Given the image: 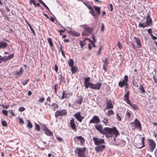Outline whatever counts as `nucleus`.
Listing matches in <instances>:
<instances>
[{"label":"nucleus","instance_id":"1","mask_svg":"<svg viewBox=\"0 0 157 157\" xmlns=\"http://www.w3.org/2000/svg\"><path fill=\"white\" fill-rule=\"evenodd\" d=\"M102 134L105 135L107 138H112L113 137L114 140L116 138L120 135L119 132L117 128L113 127L112 128L105 127L103 129V132Z\"/></svg>","mask_w":157,"mask_h":157},{"label":"nucleus","instance_id":"2","mask_svg":"<svg viewBox=\"0 0 157 157\" xmlns=\"http://www.w3.org/2000/svg\"><path fill=\"white\" fill-rule=\"evenodd\" d=\"M89 12L94 18L97 19L101 14V7L95 6H93Z\"/></svg>","mask_w":157,"mask_h":157},{"label":"nucleus","instance_id":"3","mask_svg":"<svg viewBox=\"0 0 157 157\" xmlns=\"http://www.w3.org/2000/svg\"><path fill=\"white\" fill-rule=\"evenodd\" d=\"M86 150L85 147H78L76 148L75 153L76 155H77L78 157H86L85 153Z\"/></svg>","mask_w":157,"mask_h":157},{"label":"nucleus","instance_id":"4","mask_svg":"<svg viewBox=\"0 0 157 157\" xmlns=\"http://www.w3.org/2000/svg\"><path fill=\"white\" fill-rule=\"evenodd\" d=\"M82 26L83 28V32L82 33V36H88L91 34L93 31L92 28L89 27L86 24L82 25Z\"/></svg>","mask_w":157,"mask_h":157},{"label":"nucleus","instance_id":"5","mask_svg":"<svg viewBox=\"0 0 157 157\" xmlns=\"http://www.w3.org/2000/svg\"><path fill=\"white\" fill-rule=\"evenodd\" d=\"M146 21L144 25L142 23H140L138 25V26L140 28H145L146 27L148 26L151 25L152 21L150 17V15L148 14L146 17Z\"/></svg>","mask_w":157,"mask_h":157},{"label":"nucleus","instance_id":"6","mask_svg":"<svg viewBox=\"0 0 157 157\" xmlns=\"http://www.w3.org/2000/svg\"><path fill=\"white\" fill-rule=\"evenodd\" d=\"M128 76L125 75L124 77V78L122 81H120L118 82V86L122 88L124 86L127 88L128 85Z\"/></svg>","mask_w":157,"mask_h":157},{"label":"nucleus","instance_id":"7","mask_svg":"<svg viewBox=\"0 0 157 157\" xmlns=\"http://www.w3.org/2000/svg\"><path fill=\"white\" fill-rule=\"evenodd\" d=\"M147 141L149 148L151 152H153L155 148L156 143L152 139H148Z\"/></svg>","mask_w":157,"mask_h":157},{"label":"nucleus","instance_id":"8","mask_svg":"<svg viewBox=\"0 0 157 157\" xmlns=\"http://www.w3.org/2000/svg\"><path fill=\"white\" fill-rule=\"evenodd\" d=\"M67 111L65 109L58 110L55 112V116L56 118H57L60 116H65L67 114Z\"/></svg>","mask_w":157,"mask_h":157},{"label":"nucleus","instance_id":"9","mask_svg":"<svg viewBox=\"0 0 157 157\" xmlns=\"http://www.w3.org/2000/svg\"><path fill=\"white\" fill-rule=\"evenodd\" d=\"M93 139L94 144L98 146L105 143V140L103 139L98 138L97 137H94Z\"/></svg>","mask_w":157,"mask_h":157},{"label":"nucleus","instance_id":"10","mask_svg":"<svg viewBox=\"0 0 157 157\" xmlns=\"http://www.w3.org/2000/svg\"><path fill=\"white\" fill-rule=\"evenodd\" d=\"M90 85L89 87L91 89L95 90H99L101 86L102 83L101 82H98L96 84H94L92 83H90Z\"/></svg>","mask_w":157,"mask_h":157},{"label":"nucleus","instance_id":"11","mask_svg":"<svg viewBox=\"0 0 157 157\" xmlns=\"http://www.w3.org/2000/svg\"><path fill=\"white\" fill-rule=\"evenodd\" d=\"M72 95V93L69 92V90L64 91L63 90L62 93V96L61 99H63L64 98H67Z\"/></svg>","mask_w":157,"mask_h":157},{"label":"nucleus","instance_id":"12","mask_svg":"<svg viewBox=\"0 0 157 157\" xmlns=\"http://www.w3.org/2000/svg\"><path fill=\"white\" fill-rule=\"evenodd\" d=\"M135 125L136 128L140 131L141 130V125L139 120L137 119H136L132 123Z\"/></svg>","mask_w":157,"mask_h":157},{"label":"nucleus","instance_id":"13","mask_svg":"<svg viewBox=\"0 0 157 157\" xmlns=\"http://www.w3.org/2000/svg\"><path fill=\"white\" fill-rule=\"evenodd\" d=\"M100 122V119L97 116H94L92 119L89 122V124L93 123L98 124Z\"/></svg>","mask_w":157,"mask_h":157},{"label":"nucleus","instance_id":"14","mask_svg":"<svg viewBox=\"0 0 157 157\" xmlns=\"http://www.w3.org/2000/svg\"><path fill=\"white\" fill-rule=\"evenodd\" d=\"M74 116L76 120L80 122H81L82 121V120L84 119V117L81 115V113L80 112L75 113L74 115Z\"/></svg>","mask_w":157,"mask_h":157},{"label":"nucleus","instance_id":"15","mask_svg":"<svg viewBox=\"0 0 157 157\" xmlns=\"http://www.w3.org/2000/svg\"><path fill=\"white\" fill-rule=\"evenodd\" d=\"M105 147H106L104 145H99L95 147L94 148V150L96 152L98 153L102 151L105 149Z\"/></svg>","mask_w":157,"mask_h":157},{"label":"nucleus","instance_id":"16","mask_svg":"<svg viewBox=\"0 0 157 157\" xmlns=\"http://www.w3.org/2000/svg\"><path fill=\"white\" fill-rule=\"evenodd\" d=\"M112 101L111 100H107V101L106 103V107L105 108L106 109H112L113 108V105L112 104Z\"/></svg>","mask_w":157,"mask_h":157},{"label":"nucleus","instance_id":"17","mask_svg":"<svg viewBox=\"0 0 157 157\" xmlns=\"http://www.w3.org/2000/svg\"><path fill=\"white\" fill-rule=\"evenodd\" d=\"M70 127L75 132H76L77 129L76 128V125L75 123V120L73 118H72L70 121Z\"/></svg>","mask_w":157,"mask_h":157},{"label":"nucleus","instance_id":"18","mask_svg":"<svg viewBox=\"0 0 157 157\" xmlns=\"http://www.w3.org/2000/svg\"><path fill=\"white\" fill-rule=\"evenodd\" d=\"M84 86L86 88H88L89 87V86L90 85V83H91L88 82H89L90 80V77L85 78H84Z\"/></svg>","mask_w":157,"mask_h":157},{"label":"nucleus","instance_id":"19","mask_svg":"<svg viewBox=\"0 0 157 157\" xmlns=\"http://www.w3.org/2000/svg\"><path fill=\"white\" fill-rule=\"evenodd\" d=\"M75 139L80 140V144L81 145H83L85 143V140L84 138L82 136H76L74 138V141H76Z\"/></svg>","mask_w":157,"mask_h":157},{"label":"nucleus","instance_id":"20","mask_svg":"<svg viewBox=\"0 0 157 157\" xmlns=\"http://www.w3.org/2000/svg\"><path fill=\"white\" fill-rule=\"evenodd\" d=\"M130 92L129 91H127L126 94L124 96V100L127 102V104L130 103V101L129 100V96L130 95Z\"/></svg>","mask_w":157,"mask_h":157},{"label":"nucleus","instance_id":"21","mask_svg":"<svg viewBox=\"0 0 157 157\" xmlns=\"http://www.w3.org/2000/svg\"><path fill=\"white\" fill-rule=\"evenodd\" d=\"M95 128L101 134H102L103 132V129L102 125L101 124H97L95 125Z\"/></svg>","mask_w":157,"mask_h":157},{"label":"nucleus","instance_id":"22","mask_svg":"<svg viewBox=\"0 0 157 157\" xmlns=\"http://www.w3.org/2000/svg\"><path fill=\"white\" fill-rule=\"evenodd\" d=\"M43 130L44 131L45 134L47 135L51 136L52 135V133L45 125L43 126Z\"/></svg>","mask_w":157,"mask_h":157},{"label":"nucleus","instance_id":"23","mask_svg":"<svg viewBox=\"0 0 157 157\" xmlns=\"http://www.w3.org/2000/svg\"><path fill=\"white\" fill-rule=\"evenodd\" d=\"M83 97L81 95L77 97V99L75 101V103L76 104L81 105L83 100Z\"/></svg>","mask_w":157,"mask_h":157},{"label":"nucleus","instance_id":"24","mask_svg":"<svg viewBox=\"0 0 157 157\" xmlns=\"http://www.w3.org/2000/svg\"><path fill=\"white\" fill-rule=\"evenodd\" d=\"M68 33L71 35L77 37L79 36L80 34L73 30H70L68 31Z\"/></svg>","mask_w":157,"mask_h":157},{"label":"nucleus","instance_id":"25","mask_svg":"<svg viewBox=\"0 0 157 157\" xmlns=\"http://www.w3.org/2000/svg\"><path fill=\"white\" fill-rule=\"evenodd\" d=\"M134 39L136 41V42L137 44L138 48H141L142 47V44L140 40L135 36L134 37Z\"/></svg>","mask_w":157,"mask_h":157},{"label":"nucleus","instance_id":"26","mask_svg":"<svg viewBox=\"0 0 157 157\" xmlns=\"http://www.w3.org/2000/svg\"><path fill=\"white\" fill-rule=\"evenodd\" d=\"M145 140V138L144 137H143L142 138V141H141V144H142V146H139V145L136 144V147L139 148V149H141L143 147H145V142L144 141Z\"/></svg>","mask_w":157,"mask_h":157},{"label":"nucleus","instance_id":"27","mask_svg":"<svg viewBox=\"0 0 157 157\" xmlns=\"http://www.w3.org/2000/svg\"><path fill=\"white\" fill-rule=\"evenodd\" d=\"M23 73V68L21 67L20 68V70L19 71L16 70L15 71V75H17L18 76L22 75Z\"/></svg>","mask_w":157,"mask_h":157},{"label":"nucleus","instance_id":"28","mask_svg":"<svg viewBox=\"0 0 157 157\" xmlns=\"http://www.w3.org/2000/svg\"><path fill=\"white\" fill-rule=\"evenodd\" d=\"M8 46L7 44L3 41L0 42V49L5 48Z\"/></svg>","mask_w":157,"mask_h":157},{"label":"nucleus","instance_id":"29","mask_svg":"<svg viewBox=\"0 0 157 157\" xmlns=\"http://www.w3.org/2000/svg\"><path fill=\"white\" fill-rule=\"evenodd\" d=\"M59 79L60 81L59 82V84L61 85L62 83L65 82V78L62 75H59Z\"/></svg>","mask_w":157,"mask_h":157},{"label":"nucleus","instance_id":"30","mask_svg":"<svg viewBox=\"0 0 157 157\" xmlns=\"http://www.w3.org/2000/svg\"><path fill=\"white\" fill-rule=\"evenodd\" d=\"M52 109L54 111H55L56 109H58L59 108L58 105L56 103H53L51 105Z\"/></svg>","mask_w":157,"mask_h":157},{"label":"nucleus","instance_id":"31","mask_svg":"<svg viewBox=\"0 0 157 157\" xmlns=\"http://www.w3.org/2000/svg\"><path fill=\"white\" fill-rule=\"evenodd\" d=\"M131 112L128 110V109L127 110L125 115V117L128 120L130 119L131 116Z\"/></svg>","mask_w":157,"mask_h":157},{"label":"nucleus","instance_id":"32","mask_svg":"<svg viewBox=\"0 0 157 157\" xmlns=\"http://www.w3.org/2000/svg\"><path fill=\"white\" fill-rule=\"evenodd\" d=\"M114 112L113 110L110 109L108 111L107 114L108 116L109 117L113 115L114 114Z\"/></svg>","mask_w":157,"mask_h":157},{"label":"nucleus","instance_id":"33","mask_svg":"<svg viewBox=\"0 0 157 157\" xmlns=\"http://www.w3.org/2000/svg\"><path fill=\"white\" fill-rule=\"evenodd\" d=\"M128 104L129 105L131 106V107L135 110H136L138 109V107L136 105L132 104L131 103V102H130V104Z\"/></svg>","mask_w":157,"mask_h":157},{"label":"nucleus","instance_id":"34","mask_svg":"<svg viewBox=\"0 0 157 157\" xmlns=\"http://www.w3.org/2000/svg\"><path fill=\"white\" fill-rule=\"evenodd\" d=\"M62 47V46L60 45L59 51H61L62 55L65 58V55L63 50Z\"/></svg>","mask_w":157,"mask_h":157},{"label":"nucleus","instance_id":"35","mask_svg":"<svg viewBox=\"0 0 157 157\" xmlns=\"http://www.w3.org/2000/svg\"><path fill=\"white\" fill-rule=\"evenodd\" d=\"M84 4L90 10L92 8V6H91L90 4L87 2H83Z\"/></svg>","mask_w":157,"mask_h":157},{"label":"nucleus","instance_id":"36","mask_svg":"<svg viewBox=\"0 0 157 157\" xmlns=\"http://www.w3.org/2000/svg\"><path fill=\"white\" fill-rule=\"evenodd\" d=\"M71 71L72 73H75L77 72V69L75 67L73 66L71 67Z\"/></svg>","mask_w":157,"mask_h":157},{"label":"nucleus","instance_id":"37","mask_svg":"<svg viewBox=\"0 0 157 157\" xmlns=\"http://www.w3.org/2000/svg\"><path fill=\"white\" fill-rule=\"evenodd\" d=\"M140 90L142 93H145V91L144 89V88L143 86L142 85H140L139 88Z\"/></svg>","mask_w":157,"mask_h":157},{"label":"nucleus","instance_id":"38","mask_svg":"<svg viewBox=\"0 0 157 157\" xmlns=\"http://www.w3.org/2000/svg\"><path fill=\"white\" fill-rule=\"evenodd\" d=\"M28 123L27 124V126L28 127L30 128H33V125L30 121L29 120L27 121Z\"/></svg>","mask_w":157,"mask_h":157},{"label":"nucleus","instance_id":"39","mask_svg":"<svg viewBox=\"0 0 157 157\" xmlns=\"http://www.w3.org/2000/svg\"><path fill=\"white\" fill-rule=\"evenodd\" d=\"M103 46L101 45H100L99 47V49L98 50V53H97V55L99 56V55H100L101 54V50L103 48Z\"/></svg>","mask_w":157,"mask_h":157},{"label":"nucleus","instance_id":"40","mask_svg":"<svg viewBox=\"0 0 157 157\" xmlns=\"http://www.w3.org/2000/svg\"><path fill=\"white\" fill-rule=\"evenodd\" d=\"M47 40L50 46L51 47H52L53 46V44L51 38H48V39Z\"/></svg>","mask_w":157,"mask_h":157},{"label":"nucleus","instance_id":"41","mask_svg":"<svg viewBox=\"0 0 157 157\" xmlns=\"http://www.w3.org/2000/svg\"><path fill=\"white\" fill-rule=\"evenodd\" d=\"M74 61L72 59H71L69 63V66L71 67L74 66Z\"/></svg>","mask_w":157,"mask_h":157},{"label":"nucleus","instance_id":"42","mask_svg":"<svg viewBox=\"0 0 157 157\" xmlns=\"http://www.w3.org/2000/svg\"><path fill=\"white\" fill-rule=\"evenodd\" d=\"M27 24L29 25V27L30 29V30L32 31V33L34 34V35H35V32L34 30L33 29V28L32 27L31 25L29 23H27Z\"/></svg>","mask_w":157,"mask_h":157},{"label":"nucleus","instance_id":"43","mask_svg":"<svg viewBox=\"0 0 157 157\" xmlns=\"http://www.w3.org/2000/svg\"><path fill=\"white\" fill-rule=\"evenodd\" d=\"M103 62L104 63L103 65L105 66L106 67H107L109 63V62L107 58H105L104 61H103Z\"/></svg>","mask_w":157,"mask_h":157},{"label":"nucleus","instance_id":"44","mask_svg":"<svg viewBox=\"0 0 157 157\" xmlns=\"http://www.w3.org/2000/svg\"><path fill=\"white\" fill-rule=\"evenodd\" d=\"M35 129L38 131H40V128L39 125L36 123H35Z\"/></svg>","mask_w":157,"mask_h":157},{"label":"nucleus","instance_id":"45","mask_svg":"<svg viewBox=\"0 0 157 157\" xmlns=\"http://www.w3.org/2000/svg\"><path fill=\"white\" fill-rule=\"evenodd\" d=\"M103 122L105 124V125H107L108 124V119L106 118H105L103 120Z\"/></svg>","mask_w":157,"mask_h":157},{"label":"nucleus","instance_id":"46","mask_svg":"<svg viewBox=\"0 0 157 157\" xmlns=\"http://www.w3.org/2000/svg\"><path fill=\"white\" fill-rule=\"evenodd\" d=\"M54 91L55 94H56L57 92V89L58 87V85L57 84L54 85Z\"/></svg>","mask_w":157,"mask_h":157},{"label":"nucleus","instance_id":"47","mask_svg":"<svg viewBox=\"0 0 157 157\" xmlns=\"http://www.w3.org/2000/svg\"><path fill=\"white\" fill-rule=\"evenodd\" d=\"M2 124L3 127H6L8 126L7 122L5 121H2Z\"/></svg>","mask_w":157,"mask_h":157},{"label":"nucleus","instance_id":"48","mask_svg":"<svg viewBox=\"0 0 157 157\" xmlns=\"http://www.w3.org/2000/svg\"><path fill=\"white\" fill-rule=\"evenodd\" d=\"M116 118L119 121H121L122 119L121 117L119 115V113H117L116 115Z\"/></svg>","mask_w":157,"mask_h":157},{"label":"nucleus","instance_id":"49","mask_svg":"<svg viewBox=\"0 0 157 157\" xmlns=\"http://www.w3.org/2000/svg\"><path fill=\"white\" fill-rule=\"evenodd\" d=\"M2 113L5 116H8V112L7 110H2Z\"/></svg>","mask_w":157,"mask_h":157},{"label":"nucleus","instance_id":"50","mask_svg":"<svg viewBox=\"0 0 157 157\" xmlns=\"http://www.w3.org/2000/svg\"><path fill=\"white\" fill-rule=\"evenodd\" d=\"M2 61L3 62V61L4 62H6L9 60L7 57L6 56H4L3 57V58H2Z\"/></svg>","mask_w":157,"mask_h":157},{"label":"nucleus","instance_id":"51","mask_svg":"<svg viewBox=\"0 0 157 157\" xmlns=\"http://www.w3.org/2000/svg\"><path fill=\"white\" fill-rule=\"evenodd\" d=\"M45 100L44 98V97H43L42 98H40L38 100L39 102L40 103H43L44 102Z\"/></svg>","mask_w":157,"mask_h":157},{"label":"nucleus","instance_id":"52","mask_svg":"<svg viewBox=\"0 0 157 157\" xmlns=\"http://www.w3.org/2000/svg\"><path fill=\"white\" fill-rule=\"evenodd\" d=\"M14 55L13 54H13H10L9 55L7 56V57L9 60V59H12V58H13L14 57Z\"/></svg>","mask_w":157,"mask_h":157},{"label":"nucleus","instance_id":"53","mask_svg":"<svg viewBox=\"0 0 157 157\" xmlns=\"http://www.w3.org/2000/svg\"><path fill=\"white\" fill-rule=\"evenodd\" d=\"M18 110L20 112H22L25 110V108L23 107H21L19 108Z\"/></svg>","mask_w":157,"mask_h":157},{"label":"nucleus","instance_id":"54","mask_svg":"<svg viewBox=\"0 0 157 157\" xmlns=\"http://www.w3.org/2000/svg\"><path fill=\"white\" fill-rule=\"evenodd\" d=\"M29 81V79L25 80V81H23L22 82V84L24 86L26 85Z\"/></svg>","mask_w":157,"mask_h":157},{"label":"nucleus","instance_id":"55","mask_svg":"<svg viewBox=\"0 0 157 157\" xmlns=\"http://www.w3.org/2000/svg\"><path fill=\"white\" fill-rule=\"evenodd\" d=\"M117 46L120 49H121L122 46L120 42L119 41H118L117 43Z\"/></svg>","mask_w":157,"mask_h":157},{"label":"nucleus","instance_id":"56","mask_svg":"<svg viewBox=\"0 0 157 157\" xmlns=\"http://www.w3.org/2000/svg\"><path fill=\"white\" fill-rule=\"evenodd\" d=\"M19 123L21 124H23L24 123V121L21 118H20L19 119Z\"/></svg>","mask_w":157,"mask_h":157},{"label":"nucleus","instance_id":"57","mask_svg":"<svg viewBox=\"0 0 157 157\" xmlns=\"http://www.w3.org/2000/svg\"><path fill=\"white\" fill-rule=\"evenodd\" d=\"M30 3H33L35 7H36V3L34 0H30Z\"/></svg>","mask_w":157,"mask_h":157},{"label":"nucleus","instance_id":"58","mask_svg":"<svg viewBox=\"0 0 157 157\" xmlns=\"http://www.w3.org/2000/svg\"><path fill=\"white\" fill-rule=\"evenodd\" d=\"M79 43L81 48H82L84 46L83 42L81 41H79Z\"/></svg>","mask_w":157,"mask_h":157},{"label":"nucleus","instance_id":"59","mask_svg":"<svg viewBox=\"0 0 157 157\" xmlns=\"http://www.w3.org/2000/svg\"><path fill=\"white\" fill-rule=\"evenodd\" d=\"M54 70L57 73L58 72V67L56 65H55Z\"/></svg>","mask_w":157,"mask_h":157},{"label":"nucleus","instance_id":"60","mask_svg":"<svg viewBox=\"0 0 157 157\" xmlns=\"http://www.w3.org/2000/svg\"><path fill=\"white\" fill-rule=\"evenodd\" d=\"M2 106L3 109H6L8 108L9 105H2Z\"/></svg>","mask_w":157,"mask_h":157},{"label":"nucleus","instance_id":"61","mask_svg":"<svg viewBox=\"0 0 157 157\" xmlns=\"http://www.w3.org/2000/svg\"><path fill=\"white\" fill-rule=\"evenodd\" d=\"M104 28H105V27H104V25L103 23H102L101 31L102 32H103L104 31Z\"/></svg>","mask_w":157,"mask_h":157},{"label":"nucleus","instance_id":"62","mask_svg":"<svg viewBox=\"0 0 157 157\" xmlns=\"http://www.w3.org/2000/svg\"><path fill=\"white\" fill-rule=\"evenodd\" d=\"M147 32L151 36L152 35V31L151 29H148L147 30Z\"/></svg>","mask_w":157,"mask_h":157},{"label":"nucleus","instance_id":"63","mask_svg":"<svg viewBox=\"0 0 157 157\" xmlns=\"http://www.w3.org/2000/svg\"><path fill=\"white\" fill-rule=\"evenodd\" d=\"M109 6H110V11H113V5H112V4H110Z\"/></svg>","mask_w":157,"mask_h":157},{"label":"nucleus","instance_id":"64","mask_svg":"<svg viewBox=\"0 0 157 157\" xmlns=\"http://www.w3.org/2000/svg\"><path fill=\"white\" fill-rule=\"evenodd\" d=\"M46 100L47 101H48L50 103L51 102V98L50 97H48Z\"/></svg>","mask_w":157,"mask_h":157}]
</instances>
